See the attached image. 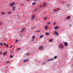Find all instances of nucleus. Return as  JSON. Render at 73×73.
I'll return each mask as SVG.
<instances>
[{
	"label": "nucleus",
	"instance_id": "37",
	"mask_svg": "<svg viewBox=\"0 0 73 73\" xmlns=\"http://www.w3.org/2000/svg\"><path fill=\"white\" fill-rule=\"evenodd\" d=\"M44 64H45V62H44L42 63V65H44Z\"/></svg>",
	"mask_w": 73,
	"mask_h": 73
},
{
	"label": "nucleus",
	"instance_id": "45",
	"mask_svg": "<svg viewBox=\"0 0 73 73\" xmlns=\"http://www.w3.org/2000/svg\"><path fill=\"white\" fill-rule=\"evenodd\" d=\"M71 26H72V25H69V27H71Z\"/></svg>",
	"mask_w": 73,
	"mask_h": 73
},
{
	"label": "nucleus",
	"instance_id": "14",
	"mask_svg": "<svg viewBox=\"0 0 73 73\" xmlns=\"http://www.w3.org/2000/svg\"><path fill=\"white\" fill-rule=\"evenodd\" d=\"M45 35H46L47 36H49L50 35V33H48L46 32L45 33Z\"/></svg>",
	"mask_w": 73,
	"mask_h": 73
},
{
	"label": "nucleus",
	"instance_id": "47",
	"mask_svg": "<svg viewBox=\"0 0 73 73\" xmlns=\"http://www.w3.org/2000/svg\"><path fill=\"white\" fill-rule=\"evenodd\" d=\"M33 1H37V0H33Z\"/></svg>",
	"mask_w": 73,
	"mask_h": 73
},
{
	"label": "nucleus",
	"instance_id": "48",
	"mask_svg": "<svg viewBox=\"0 0 73 73\" xmlns=\"http://www.w3.org/2000/svg\"><path fill=\"white\" fill-rule=\"evenodd\" d=\"M10 47H11V48H12V47H13V46H11Z\"/></svg>",
	"mask_w": 73,
	"mask_h": 73
},
{
	"label": "nucleus",
	"instance_id": "25",
	"mask_svg": "<svg viewBox=\"0 0 73 73\" xmlns=\"http://www.w3.org/2000/svg\"><path fill=\"white\" fill-rule=\"evenodd\" d=\"M43 37V35H41L40 36L39 38H42Z\"/></svg>",
	"mask_w": 73,
	"mask_h": 73
},
{
	"label": "nucleus",
	"instance_id": "51",
	"mask_svg": "<svg viewBox=\"0 0 73 73\" xmlns=\"http://www.w3.org/2000/svg\"><path fill=\"white\" fill-rule=\"evenodd\" d=\"M11 48V46L9 48Z\"/></svg>",
	"mask_w": 73,
	"mask_h": 73
},
{
	"label": "nucleus",
	"instance_id": "3",
	"mask_svg": "<svg viewBox=\"0 0 73 73\" xmlns=\"http://www.w3.org/2000/svg\"><path fill=\"white\" fill-rule=\"evenodd\" d=\"M35 15H33L31 16V19L32 20H35Z\"/></svg>",
	"mask_w": 73,
	"mask_h": 73
},
{
	"label": "nucleus",
	"instance_id": "6",
	"mask_svg": "<svg viewBox=\"0 0 73 73\" xmlns=\"http://www.w3.org/2000/svg\"><path fill=\"white\" fill-rule=\"evenodd\" d=\"M35 37H36V36L35 35H34L32 36V41H34V39H35Z\"/></svg>",
	"mask_w": 73,
	"mask_h": 73
},
{
	"label": "nucleus",
	"instance_id": "17",
	"mask_svg": "<svg viewBox=\"0 0 73 73\" xmlns=\"http://www.w3.org/2000/svg\"><path fill=\"white\" fill-rule=\"evenodd\" d=\"M11 13H12V12H11V11H9L7 13L8 14V15H10V14H11Z\"/></svg>",
	"mask_w": 73,
	"mask_h": 73
},
{
	"label": "nucleus",
	"instance_id": "44",
	"mask_svg": "<svg viewBox=\"0 0 73 73\" xmlns=\"http://www.w3.org/2000/svg\"><path fill=\"white\" fill-rule=\"evenodd\" d=\"M20 49H21L20 48H17L18 50H20Z\"/></svg>",
	"mask_w": 73,
	"mask_h": 73
},
{
	"label": "nucleus",
	"instance_id": "13",
	"mask_svg": "<svg viewBox=\"0 0 73 73\" xmlns=\"http://www.w3.org/2000/svg\"><path fill=\"white\" fill-rule=\"evenodd\" d=\"M54 33L56 34V35H59V34L57 32V31H55V32H54Z\"/></svg>",
	"mask_w": 73,
	"mask_h": 73
},
{
	"label": "nucleus",
	"instance_id": "38",
	"mask_svg": "<svg viewBox=\"0 0 73 73\" xmlns=\"http://www.w3.org/2000/svg\"><path fill=\"white\" fill-rule=\"evenodd\" d=\"M35 32H40V31H35Z\"/></svg>",
	"mask_w": 73,
	"mask_h": 73
},
{
	"label": "nucleus",
	"instance_id": "49",
	"mask_svg": "<svg viewBox=\"0 0 73 73\" xmlns=\"http://www.w3.org/2000/svg\"><path fill=\"white\" fill-rule=\"evenodd\" d=\"M26 1H29V0H26Z\"/></svg>",
	"mask_w": 73,
	"mask_h": 73
},
{
	"label": "nucleus",
	"instance_id": "4",
	"mask_svg": "<svg viewBox=\"0 0 73 73\" xmlns=\"http://www.w3.org/2000/svg\"><path fill=\"white\" fill-rule=\"evenodd\" d=\"M16 9V7L15 6H13L12 7V10L13 11H15Z\"/></svg>",
	"mask_w": 73,
	"mask_h": 73
},
{
	"label": "nucleus",
	"instance_id": "24",
	"mask_svg": "<svg viewBox=\"0 0 73 73\" xmlns=\"http://www.w3.org/2000/svg\"><path fill=\"white\" fill-rule=\"evenodd\" d=\"M3 25V22H0V25Z\"/></svg>",
	"mask_w": 73,
	"mask_h": 73
},
{
	"label": "nucleus",
	"instance_id": "11",
	"mask_svg": "<svg viewBox=\"0 0 73 73\" xmlns=\"http://www.w3.org/2000/svg\"><path fill=\"white\" fill-rule=\"evenodd\" d=\"M28 61H29V59H26L24 60L23 61V62H28Z\"/></svg>",
	"mask_w": 73,
	"mask_h": 73
},
{
	"label": "nucleus",
	"instance_id": "40",
	"mask_svg": "<svg viewBox=\"0 0 73 73\" xmlns=\"http://www.w3.org/2000/svg\"><path fill=\"white\" fill-rule=\"evenodd\" d=\"M6 46H7V48H8V47H9V46H8V44H6Z\"/></svg>",
	"mask_w": 73,
	"mask_h": 73
},
{
	"label": "nucleus",
	"instance_id": "5",
	"mask_svg": "<svg viewBox=\"0 0 73 73\" xmlns=\"http://www.w3.org/2000/svg\"><path fill=\"white\" fill-rule=\"evenodd\" d=\"M63 43H64L65 46H68V44L67 42H63Z\"/></svg>",
	"mask_w": 73,
	"mask_h": 73
},
{
	"label": "nucleus",
	"instance_id": "50",
	"mask_svg": "<svg viewBox=\"0 0 73 73\" xmlns=\"http://www.w3.org/2000/svg\"><path fill=\"white\" fill-rule=\"evenodd\" d=\"M62 3H63V4H64V2H62Z\"/></svg>",
	"mask_w": 73,
	"mask_h": 73
},
{
	"label": "nucleus",
	"instance_id": "19",
	"mask_svg": "<svg viewBox=\"0 0 73 73\" xmlns=\"http://www.w3.org/2000/svg\"><path fill=\"white\" fill-rule=\"evenodd\" d=\"M36 4V2H34L32 3V4L33 5H35V4Z\"/></svg>",
	"mask_w": 73,
	"mask_h": 73
},
{
	"label": "nucleus",
	"instance_id": "21",
	"mask_svg": "<svg viewBox=\"0 0 73 73\" xmlns=\"http://www.w3.org/2000/svg\"><path fill=\"white\" fill-rule=\"evenodd\" d=\"M21 5H22V6H24L25 4L24 3H21Z\"/></svg>",
	"mask_w": 73,
	"mask_h": 73
},
{
	"label": "nucleus",
	"instance_id": "27",
	"mask_svg": "<svg viewBox=\"0 0 73 73\" xmlns=\"http://www.w3.org/2000/svg\"><path fill=\"white\" fill-rule=\"evenodd\" d=\"M47 17H44V20H46V19H47Z\"/></svg>",
	"mask_w": 73,
	"mask_h": 73
},
{
	"label": "nucleus",
	"instance_id": "39",
	"mask_svg": "<svg viewBox=\"0 0 73 73\" xmlns=\"http://www.w3.org/2000/svg\"><path fill=\"white\" fill-rule=\"evenodd\" d=\"M56 24V22H54L53 24V25H55Z\"/></svg>",
	"mask_w": 73,
	"mask_h": 73
},
{
	"label": "nucleus",
	"instance_id": "20",
	"mask_svg": "<svg viewBox=\"0 0 73 73\" xmlns=\"http://www.w3.org/2000/svg\"><path fill=\"white\" fill-rule=\"evenodd\" d=\"M1 14L2 15H5V12H2L1 13Z\"/></svg>",
	"mask_w": 73,
	"mask_h": 73
},
{
	"label": "nucleus",
	"instance_id": "35",
	"mask_svg": "<svg viewBox=\"0 0 73 73\" xmlns=\"http://www.w3.org/2000/svg\"><path fill=\"white\" fill-rule=\"evenodd\" d=\"M18 41H19V40L18 39H17L16 41V42H17Z\"/></svg>",
	"mask_w": 73,
	"mask_h": 73
},
{
	"label": "nucleus",
	"instance_id": "34",
	"mask_svg": "<svg viewBox=\"0 0 73 73\" xmlns=\"http://www.w3.org/2000/svg\"><path fill=\"white\" fill-rule=\"evenodd\" d=\"M35 11H38V9H35Z\"/></svg>",
	"mask_w": 73,
	"mask_h": 73
},
{
	"label": "nucleus",
	"instance_id": "41",
	"mask_svg": "<svg viewBox=\"0 0 73 73\" xmlns=\"http://www.w3.org/2000/svg\"><path fill=\"white\" fill-rule=\"evenodd\" d=\"M29 54H30V53H27L26 54V55H29Z\"/></svg>",
	"mask_w": 73,
	"mask_h": 73
},
{
	"label": "nucleus",
	"instance_id": "33",
	"mask_svg": "<svg viewBox=\"0 0 73 73\" xmlns=\"http://www.w3.org/2000/svg\"><path fill=\"white\" fill-rule=\"evenodd\" d=\"M3 44L4 45H5V46H6L7 45V44H6V43H3Z\"/></svg>",
	"mask_w": 73,
	"mask_h": 73
},
{
	"label": "nucleus",
	"instance_id": "30",
	"mask_svg": "<svg viewBox=\"0 0 73 73\" xmlns=\"http://www.w3.org/2000/svg\"><path fill=\"white\" fill-rule=\"evenodd\" d=\"M53 11H54V12H57V10H53Z\"/></svg>",
	"mask_w": 73,
	"mask_h": 73
},
{
	"label": "nucleus",
	"instance_id": "12",
	"mask_svg": "<svg viewBox=\"0 0 73 73\" xmlns=\"http://www.w3.org/2000/svg\"><path fill=\"white\" fill-rule=\"evenodd\" d=\"M25 27H23V29H21V30L20 31L21 32H22L23 31H24V30H25Z\"/></svg>",
	"mask_w": 73,
	"mask_h": 73
},
{
	"label": "nucleus",
	"instance_id": "7",
	"mask_svg": "<svg viewBox=\"0 0 73 73\" xmlns=\"http://www.w3.org/2000/svg\"><path fill=\"white\" fill-rule=\"evenodd\" d=\"M44 47L42 46H40L39 47V49L40 50H41V49H42V48H43Z\"/></svg>",
	"mask_w": 73,
	"mask_h": 73
},
{
	"label": "nucleus",
	"instance_id": "42",
	"mask_svg": "<svg viewBox=\"0 0 73 73\" xmlns=\"http://www.w3.org/2000/svg\"><path fill=\"white\" fill-rule=\"evenodd\" d=\"M9 61H6V63H9Z\"/></svg>",
	"mask_w": 73,
	"mask_h": 73
},
{
	"label": "nucleus",
	"instance_id": "16",
	"mask_svg": "<svg viewBox=\"0 0 73 73\" xmlns=\"http://www.w3.org/2000/svg\"><path fill=\"white\" fill-rule=\"evenodd\" d=\"M58 26H56L54 28V29H58Z\"/></svg>",
	"mask_w": 73,
	"mask_h": 73
},
{
	"label": "nucleus",
	"instance_id": "36",
	"mask_svg": "<svg viewBox=\"0 0 73 73\" xmlns=\"http://www.w3.org/2000/svg\"><path fill=\"white\" fill-rule=\"evenodd\" d=\"M47 23V24H50V23L49 22H48Z\"/></svg>",
	"mask_w": 73,
	"mask_h": 73
},
{
	"label": "nucleus",
	"instance_id": "26",
	"mask_svg": "<svg viewBox=\"0 0 73 73\" xmlns=\"http://www.w3.org/2000/svg\"><path fill=\"white\" fill-rule=\"evenodd\" d=\"M3 43L2 42H1L0 43V45H1V46H2V45H3Z\"/></svg>",
	"mask_w": 73,
	"mask_h": 73
},
{
	"label": "nucleus",
	"instance_id": "43",
	"mask_svg": "<svg viewBox=\"0 0 73 73\" xmlns=\"http://www.w3.org/2000/svg\"><path fill=\"white\" fill-rule=\"evenodd\" d=\"M2 52L1 51L0 52V54H1L2 53Z\"/></svg>",
	"mask_w": 73,
	"mask_h": 73
},
{
	"label": "nucleus",
	"instance_id": "28",
	"mask_svg": "<svg viewBox=\"0 0 73 73\" xmlns=\"http://www.w3.org/2000/svg\"><path fill=\"white\" fill-rule=\"evenodd\" d=\"M39 7L40 8H42V5H40Z\"/></svg>",
	"mask_w": 73,
	"mask_h": 73
},
{
	"label": "nucleus",
	"instance_id": "9",
	"mask_svg": "<svg viewBox=\"0 0 73 73\" xmlns=\"http://www.w3.org/2000/svg\"><path fill=\"white\" fill-rule=\"evenodd\" d=\"M46 6V4L45 3H44L43 4V7H45Z\"/></svg>",
	"mask_w": 73,
	"mask_h": 73
},
{
	"label": "nucleus",
	"instance_id": "23",
	"mask_svg": "<svg viewBox=\"0 0 73 73\" xmlns=\"http://www.w3.org/2000/svg\"><path fill=\"white\" fill-rule=\"evenodd\" d=\"M57 58V57L56 56H55L54 57V59H56V58Z\"/></svg>",
	"mask_w": 73,
	"mask_h": 73
},
{
	"label": "nucleus",
	"instance_id": "29",
	"mask_svg": "<svg viewBox=\"0 0 73 73\" xmlns=\"http://www.w3.org/2000/svg\"><path fill=\"white\" fill-rule=\"evenodd\" d=\"M10 58H13V56L12 55H10Z\"/></svg>",
	"mask_w": 73,
	"mask_h": 73
},
{
	"label": "nucleus",
	"instance_id": "32",
	"mask_svg": "<svg viewBox=\"0 0 73 73\" xmlns=\"http://www.w3.org/2000/svg\"><path fill=\"white\" fill-rule=\"evenodd\" d=\"M70 6V5L69 4H68L67 5V7H69Z\"/></svg>",
	"mask_w": 73,
	"mask_h": 73
},
{
	"label": "nucleus",
	"instance_id": "18",
	"mask_svg": "<svg viewBox=\"0 0 73 73\" xmlns=\"http://www.w3.org/2000/svg\"><path fill=\"white\" fill-rule=\"evenodd\" d=\"M47 60L49 61H52V60H53V59L52 58H51L50 59H48Z\"/></svg>",
	"mask_w": 73,
	"mask_h": 73
},
{
	"label": "nucleus",
	"instance_id": "1",
	"mask_svg": "<svg viewBox=\"0 0 73 73\" xmlns=\"http://www.w3.org/2000/svg\"><path fill=\"white\" fill-rule=\"evenodd\" d=\"M15 4V2H13L9 4V5H10L11 7H13V6Z\"/></svg>",
	"mask_w": 73,
	"mask_h": 73
},
{
	"label": "nucleus",
	"instance_id": "2",
	"mask_svg": "<svg viewBox=\"0 0 73 73\" xmlns=\"http://www.w3.org/2000/svg\"><path fill=\"white\" fill-rule=\"evenodd\" d=\"M59 46L60 49H62L64 48V45L62 44H59Z\"/></svg>",
	"mask_w": 73,
	"mask_h": 73
},
{
	"label": "nucleus",
	"instance_id": "15",
	"mask_svg": "<svg viewBox=\"0 0 73 73\" xmlns=\"http://www.w3.org/2000/svg\"><path fill=\"white\" fill-rule=\"evenodd\" d=\"M70 16H68L67 18V20H69V19H70Z\"/></svg>",
	"mask_w": 73,
	"mask_h": 73
},
{
	"label": "nucleus",
	"instance_id": "46",
	"mask_svg": "<svg viewBox=\"0 0 73 73\" xmlns=\"http://www.w3.org/2000/svg\"><path fill=\"white\" fill-rule=\"evenodd\" d=\"M58 9V10H60L61 9H60L59 8H57Z\"/></svg>",
	"mask_w": 73,
	"mask_h": 73
},
{
	"label": "nucleus",
	"instance_id": "31",
	"mask_svg": "<svg viewBox=\"0 0 73 73\" xmlns=\"http://www.w3.org/2000/svg\"><path fill=\"white\" fill-rule=\"evenodd\" d=\"M35 28V27H31V29H34V28Z\"/></svg>",
	"mask_w": 73,
	"mask_h": 73
},
{
	"label": "nucleus",
	"instance_id": "10",
	"mask_svg": "<svg viewBox=\"0 0 73 73\" xmlns=\"http://www.w3.org/2000/svg\"><path fill=\"white\" fill-rule=\"evenodd\" d=\"M7 52H5L3 53V55L4 56H5V55L7 54Z\"/></svg>",
	"mask_w": 73,
	"mask_h": 73
},
{
	"label": "nucleus",
	"instance_id": "22",
	"mask_svg": "<svg viewBox=\"0 0 73 73\" xmlns=\"http://www.w3.org/2000/svg\"><path fill=\"white\" fill-rule=\"evenodd\" d=\"M53 41V39H50V40H49L50 42H52Z\"/></svg>",
	"mask_w": 73,
	"mask_h": 73
},
{
	"label": "nucleus",
	"instance_id": "8",
	"mask_svg": "<svg viewBox=\"0 0 73 73\" xmlns=\"http://www.w3.org/2000/svg\"><path fill=\"white\" fill-rule=\"evenodd\" d=\"M44 28L45 29H48V25H46Z\"/></svg>",
	"mask_w": 73,
	"mask_h": 73
}]
</instances>
